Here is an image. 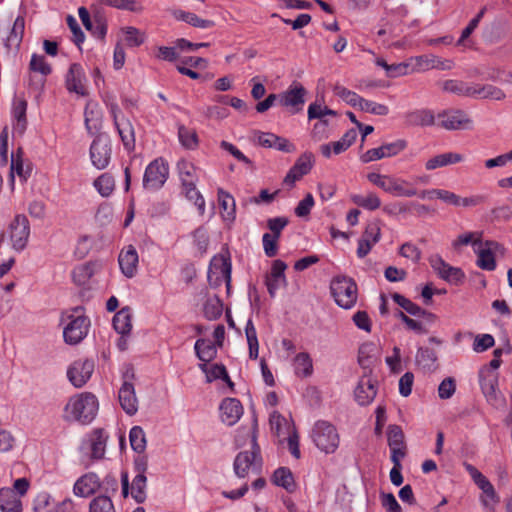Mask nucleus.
I'll return each mask as SVG.
<instances>
[{
    "label": "nucleus",
    "instance_id": "393cba45",
    "mask_svg": "<svg viewBox=\"0 0 512 512\" xmlns=\"http://www.w3.org/2000/svg\"><path fill=\"white\" fill-rule=\"evenodd\" d=\"M118 263L122 274L132 278L138 271L139 256L133 245L125 246L119 253Z\"/></svg>",
    "mask_w": 512,
    "mask_h": 512
},
{
    "label": "nucleus",
    "instance_id": "a878e982",
    "mask_svg": "<svg viewBox=\"0 0 512 512\" xmlns=\"http://www.w3.org/2000/svg\"><path fill=\"white\" fill-rule=\"evenodd\" d=\"M465 161V156L456 151H446L435 154L428 158L424 163V168L427 171H433L439 168H444L451 165H456Z\"/></svg>",
    "mask_w": 512,
    "mask_h": 512
},
{
    "label": "nucleus",
    "instance_id": "a19ab883",
    "mask_svg": "<svg viewBox=\"0 0 512 512\" xmlns=\"http://www.w3.org/2000/svg\"><path fill=\"white\" fill-rule=\"evenodd\" d=\"M199 368L203 373H205L207 382H213L217 379H222L227 382L230 387L233 386V383L227 374L226 368L223 365L217 363L211 365L208 363H201L199 364Z\"/></svg>",
    "mask_w": 512,
    "mask_h": 512
},
{
    "label": "nucleus",
    "instance_id": "c03bdc74",
    "mask_svg": "<svg viewBox=\"0 0 512 512\" xmlns=\"http://www.w3.org/2000/svg\"><path fill=\"white\" fill-rule=\"evenodd\" d=\"M482 241L481 232H464L458 235L451 243L452 247L456 251H461L464 246H472L475 252V247H478Z\"/></svg>",
    "mask_w": 512,
    "mask_h": 512
},
{
    "label": "nucleus",
    "instance_id": "9d476101",
    "mask_svg": "<svg viewBox=\"0 0 512 512\" xmlns=\"http://www.w3.org/2000/svg\"><path fill=\"white\" fill-rule=\"evenodd\" d=\"M207 277L211 287L217 288L225 284L227 292H229L231 285V262L227 253H219L211 259Z\"/></svg>",
    "mask_w": 512,
    "mask_h": 512
},
{
    "label": "nucleus",
    "instance_id": "f704fd0d",
    "mask_svg": "<svg viewBox=\"0 0 512 512\" xmlns=\"http://www.w3.org/2000/svg\"><path fill=\"white\" fill-rule=\"evenodd\" d=\"M294 374L299 378H308L313 374V360L306 352H300L292 360Z\"/></svg>",
    "mask_w": 512,
    "mask_h": 512
},
{
    "label": "nucleus",
    "instance_id": "4d7b16f0",
    "mask_svg": "<svg viewBox=\"0 0 512 512\" xmlns=\"http://www.w3.org/2000/svg\"><path fill=\"white\" fill-rule=\"evenodd\" d=\"M30 169L24 167L23 159L20 155V151L17 154H11V167H10V176L11 180H14V177L17 175L21 182L26 181L29 175Z\"/></svg>",
    "mask_w": 512,
    "mask_h": 512
},
{
    "label": "nucleus",
    "instance_id": "6ab92c4d",
    "mask_svg": "<svg viewBox=\"0 0 512 512\" xmlns=\"http://www.w3.org/2000/svg\"><path fill=\"white\" fill-rule=\"evenodd\" d=\"M405 148L406 142L404 140H397L395 142L386 143L380 147L367 150L361 155L360 159L363 163H369L398 155Z\"/></svg>",
    "mask_w": 512,
    "mask_h": 512
},
{
    "label": "nucleus",
    "instance_id": "5701e85b",
    "mask_svg": "<svg viewBox=\"0 0 512 512\" xmlns=\"http://www.w3.org/2000/svg\"><path fill=\"white\" fill-rule=\"evenodd\" d=\"M66 88L69 92H74L80 96H87L86 77L84 69L79 64H72L65 78Z\"/></svg>",
    "mask_w": 512,
    "mask_h": 512
},
{
    "label": "nucleus",
    "instance_id": "72a5a7b5",
    "mask_svg": "<svg viewBox=\"0 0 512 512\" xmlns=\"http://www.w3.org/2000/svg\"><path fill=\"white\" fill-rule=\"evenodd\" d=\"M0 511L22 512L21 498L12 488L0 489Z\"/></svg>",
    "mask_w": 512,
    "mask_h": 512
},
{
    "label": "nucleus",
    "instance_id": "f8f14e48",
    "mask_svg": "<svg viewBox=\"0 0 512 512\" xmlns=\"http://www.w3.org/2000/svg\"><path fill=\"white\" fill-rule=\"evenodd\" d=\"M466 471L469 473L474 483L482 491L480 500L483 506L488 510H493L499 502V497L490 483V481L473 465L465 464Z\"/></svg>",
    "mask_w": 512,
    "mask_h": 512
},
{
    "label": "nucleus",
    "instance_id": "864d4df0",
    "mask_svg": "<svg viewBox=\"0 0 512 512\" xmlns=\"http://www.w3.org/2000/svg\"><path fill=\"white\" fill-rule=\"evenodd\" d=\"M472 85L459 80H446L442 83V90L448 93H454L461 96L471 97Z\"/></svg>",
    "mask_w": 512,
    "mask_h": 512
},
{
    "label": "nucleus",
    "instance_id": "2f4dec72",
    "mask_svg": "<svg viewBox=\"0 0 512 512\" xmlns=\"http://www.w3.org/2000/svg\"><path fill=\"white\" fill-rule=\"evenodd\" d=\"M269 424L271 431L281 440L295 430L293 423L281 415L278 411L272 410L269 413Z\"/></svg>",
    "mask_w": 512,
    "mask_h": 512
},
{
    "label": "nucleus",
    "instance_id": "2eb2a0df",
    "mask_svg": "<svg viewBox=\"0 0 512 512\" xmlns=\"http://www.w3.org/2000/svg\"><path fill=\"white\" fill-rule=\"evenodd\" d=\"M95 370L93 359H79L74 361L67 370V377L76 388L83 387L92 377Z\"/></svg>",
    "mask_w": 512,
    "mask_h": 512
},
{
    "label": "nucleus",
    "instance_id": "7c9ffc66",
    "mask_svg": "<svg viewBox=\"0 0 512 512\" xmlns=\"http://www.w3.org/2000/svg\"><path fill=\"white\" fill-rule=\"evenodd\" d=\"M96 272V265L94 262H86L76 266L72 271V278L76 285L83 288H91L93 284V277Z\"/></svg>",
    "mask_w": 512,
    "mask_h": 512
},
{
    "label": "nucleus",
    "instance_id": "de8ad7c7",
    "mask_svg": "<svg viewBox=\"0 0 512 512\" xmlns=\"http://www.w3.org/2000/svg\"><path fill=\"white\" fill-rule=\"evenodd\" d=\"M218 201L221 208V215L225 221L231 222L235 219V201L234 198L224 192L218 191Z\"/></svg>",
    "mask_w": 512,
    "mask_h": 512
},
{
    "label": "nucleus",
    "instance_id": "7ed1b4c3",
    "mask_svg": "<svg viewBox=\"0 0 512 512\" xmlns=\"http://www.w3.org/2000/svg\"><path fill=\"white\" fill-rule=\"evenodd\" d=\"M96 417V395L92 392H81L70 397L64 407L63 418L67 422H78L88 425Z\"/></svg>",
    "mask_w": 512,
    "mask_h": 512
},
{
    "label": "nucleus",
    "instance_id": "bf43d9fd",
    "mask_svg": "<svg viewBox=\"0 0 512 512\" xmlns=\"http://www.w3.org/2000/svg\"><path fill=\"white\" fill-rule=\"evenodd\" d=\"M129 440L131 448L138 454H142L146 449V437L143 429L134 426L129 432Z\"/></svg>",
    "mask_w": 512,
    "mask_h": 512
},
{
    "label": "nucleus",
    "instance_id": "c756f323",
    "mask_svg": "<svg viewBox=\"0 0 512 512\" xmlns=\"http://www.w3.org/2000/svg\"><path fill=\"white\" fill-rule=\"evenodd\" d=\"M110 112L125 148L128 151L132 150L135 144L134 131L132 125L125 118L119 117L118 108L116 105H110Z\"/></svg>",
    "mask_w": 512,
    "mask_h": 512
},
{
    "label": "nucleus",
    "instance_id": "b1692460",
    "mask_svg": "<svg viewBox=\"0 0 512 512\" xmlns=\"http://www.w3.org/2000/svg\"><path fill=\"white\" fill-rule=\"evenodd\" d=\"M286 269L287 265L282 260L277 259L273 261L271 271L266 276V286L271 297H274L281 287L287 285Z\"/></svg>",
    "mask_w": 512,
    "mask_h": 512
},
{
    "label": "nucleus",
    "instance_id": "774afa93",
    "mask_svg": "<svg viewBox=\"0 0 512 512\" xmlns=\"http://www.w3.org/2000/svg\"><path fill=\"white\" fill-rule=\"evenodd\" d=\"M94 247V239L90 236H81L76 244L74 254L79 259L85 258Z\"/></svg>",
    "mask_w": 512,
    "mask_h": 512
},
{
    "label": "nucleus",
    "instance_id": "0e129e2a",
    "mask_svg": "<svg viewBox=\"0 0 512 512\" xmlns=\"http://www.w3.org/2000/svg\"><path fill=\"white\" fill-rule=\"evenodd\" d=\"M359 109L363 112L377 116H386L389 114V107L387 105L364 98L361 101Z\"/></svg>",
    "mask_w": 512,
    "mask_h": 512
},
{
    "label": "nucleus",
    "instance_id": "c85d7f7f",
    "mask_svg": "<svg viewBox=\"0 0 512 512\" xmlns=\"http://www.w3.org/2000/svg\"><path fill=\"white\" fill-rule=\"evenodd\" d=\"M220 418L228 426L236 424L243 415V406L236 398H225L220 407Z\"/></svg>",
    "mask_w": 512,
    "mask_h": 512
},
{
    "label": "nucleus",
    "instance_id": "3c124183",
    "mask_svg": "<svg viewBox=\"0 0 512 512\" xmlns=\"http://www.w3.org/2000/svg\"><path fill=\"white\" fill-rule=\"evenodd\" d=\"M178 139L180 144L189 150H194L198 147V135L193 128L180 125L178 127Z\"/></svg>",
    "mask_w": 512,
    "mask_h": 512
},
{
    "label": "nucleus",
    "instance_id": "dca6fc26",
    "mask_svg": "<svg viewBox=\"0 0 512 512\" xmlns=\"http://www.w3.org/2000/svg\"><path fill=\"white\" fill-rule=\"evenodd\" d=\"M30 225L25 215L19 214L14 217L9 225V236L12 247L17 251H22L29 239Z\"/></svg>",
    "mask_w": 512,
    "mask_h": 512
},
{
    "label": "nucleus",
    "instance_id": "f03ea898",
    "mask_svg": "<svg viewBox=\"0 0 512 512\" xmlns=\"http://www.w3.org/2000/svg\"><path fill=\"white\" fill-rule=\"evenodd\" d=\"M63 339L67 345H77L87 336L91 322L82 307L62 312L60 317Z\"/></svg>",
    "mask_w": 512,
    "mask_h": 512
},
{
    "label": "nucleus",
    "instance_id": "49530a36",
    "mask_svg": "<svg viewBox=\"0 0 512 512\" xmlns=\"http://www.w3.org/2000/svg\"><path fill=\"white\" fill-rule=\"evenodd\" d=\"M195 352L202 363L213 360L217 354L216 345L205 339H199L195 343Z\"/></svg>",
    "mask_w": 512,
    "mask_h": 512
},
{
    "label": "nucleus",
    "instance_id": "37998d69",
    "mask_svg": "<svg viewBox=\"0 0 512 512\" xmlns=\"http://www.w3.org/2000/svg\"><path fill=\"white\" fill-rule=\"evenodd\" d=\"M25 29V20L23 17H17L13 23L11 31L5 40V46L12 50L19 48Z\"/></svg>",
    "mask_w": 512,
    "mask_h": 512
},
{
    "label": "nucleus",
    "instance_id": "4be33fe9",
    "mask_svg": "<svg viewBox=\"0 0 512 512\" xmlns=\"http://www.w3.org/2000/svg\"><path fill=\"white\" fill-rule=\"evenodd\" d=\"M132 376L133 374H130L128 369L124 374V382L118 393L120 405L128 415H134L138 411V399L136 397L135 388L134 385L128 381Z\"/></svg>",
    "mask_w": 512,
    "mask_h": 512
},
{
    "label": "nucleus",
    "instance_id": "603ef678",
    "mask_svg": "<svg viewBox=\"0 0 512 512\" xmlns=\"http://www.w3.org/2000/svg\"><path fill=\"white\" fill-rule=\"evenodd\" d=\"M393 301L399 305L402 309H404L407 313L415 317H422L427 315L428 313L422 309L420 306L412 302L410 299L405 296L395 293L392 295Z\"/></svg>",
    "mask_w": 512,
    "mask_h": 512
},
{
    "label": "nucleus",
    "instance_id": "1a4fd4ad",
    "mask_svg": "<svg viewBox=\"0 0 512 512\" xmlns=\"http://www.w3.org/2000/svg\"><path fill=\"white\" fill-rule=\"evenodd\" d=\"M330 289L336 304L341 308L351 309L356 304L357 285L351 278L345 276L334 278Z\"/></svg>",
    "mask_w": 512,
    "mask_h": 512
},
{
    "label": "nucleus",
    "instance_id": "58836bf2",
    "mask_svg": "<svg viewBox=\"0 0 512 512\" xmlns=\"http://www.w3.org/2000/svg\"><path fill=\"white\" fill-rule=\"evenodd\" d=\"M350 199L355 205L368 211H375L382 205L380 197L374 191L365 194H352Z\"/></svg>",
    "mask_w": 512,
    "mask_h": 512
},
{
    "label": "nucleus",
    "instance_id": "f257e3e1",
    "mask_svg": "<svg viewBox=\"0 0 512 512\" xmlns=\"http://www.w3.org/2000/svg\"><path fill=\"white\" fill-rule=\"evenodd\" d=\"M367 180L384 193L398 198L419 197L426 200L439 199L443 203L457 208L459 195L446 189H426L419 191L414 183L395 174L369 172Z\"/></svg>",
    "mask_w": 512,
    "mask_h": 512
},
{
    "label": "nucleus",
    "instance_id": "69168bd1",
    "mask_svg": "<svg viewBox=\"0 0 512 512\" xmlns=\"http://www.w3.org/2000/svg\"><path fill=\"white\" fill-rule=\"evenodd\" d=\"M376 346L372 342L363 343L358 352V362L363 367H368L375 356Z\"/></svg>",
    "mask_w": 512,
    "mask_h": 512
},
{
    "label": "nucleus",
    "instance_id": "0eeeda50",
    "mask_svg": "<svg viewBox=\"0 0 512 512\" xmlns=\"http://www.w3.org/2000/svg\"><path fill=\"white\" fill-rule=\"evenodd\" d=\"M506 247L495 240H482L478 247H475L476 265L485 271H495L497 260L505 256Z\"/></svg>",
    "mask_w": 512,
    "mask_h": 512
},
{
    "label": "nucleus",
    "instance_id": "4468645a",
    "mask_svg": "<svg viewBox=\"0 0 512 512\" xmlns=\"http://www.w3.org/2000/svg\"><path fill=\"white\" fill-rule=\"evenodd\" d=\"M306 94V89L300 83L294 82L286 91L278 95V101L291 114H296L303 109Z\"/></svg>",
    "mask_w": 512,
    "mask_h": 512
},
{
    "label": "nucleus",
    "instance_id": "052dcab7",
    "mask_svg": "<svg viewBox=\"0 0 512 512\" xmlns=\"http://www.w3.org/2000/svg\"><path fill=\"white\" fill-rule=\"evenodd\" d=\"M98 145L101 146V157L98 158V169L106 168L110 162L112 145L111 141L106 135L98 134Z\"/></svg>",
    "mask_w": 512,
    "mask_h": 512
},
{
    "label": "nucleus",
    "instance_id": "a18cd8bd",
    "mask_svg": "<svg viewBox=\"0 0 512 512\" xmlns=\"http://www.w3.org/2000/svg\"><path fill=\"white\" fill-rule=\"evenodd\" d=\"M272 482L275 485L284 488L288 492H292L295 489L293 474L290 469L286 467H280L274 471Z\"/></svg>",
    "mask_w": 512,
    "mask_h": 512
},
{
    "label": "nucleus",
    "instance_id": "9b49d317",
    "mask_svg": "<svg viewBox=\"0 0 512 512\" xmlns=\"http://www.w3.org/2000/svg\"><path fill=\"white\" fill-rule=\"evenodd\" d=\"M169 176V165L167 161L162 158H156L150 162L144 172L143 186L147 190L160 189Z\"/></svg>",
    "mask_w": 512,
    "mask_h": 512
},
{
    "label": "nucleus",
    "instance_id": "6e6d98bb",
    "mask_svg": "<svg viewBox=\"0 0 512 512\" xmlns=\"http://www.w3.org/2000/svg\"><path fill=\"white\" fill-rule=\"evenodd\" d=\"M98 3L130 12L140 13L143 11V6L137 0H98Z\"/></svg>",
    "mask_w": 512,
    "mask_h": 512
},
{
    "label": "nucleus",
    "instance_id": "f3484780",
    "mask_svg": "<svg viewBox=\"0 0 512 512\" xmlns=\"http://www.w3.org/2000/svg\"><path fill=\"white\" fill-rule=\"evenodd\" d=\"M381 239V226L378 221H372L368 223L365 230L358 240V247L356 254L359 258H364L369 254L372 248Z\"/></svg>",
    "mask_w": 512,
    "mask_h": 512
},
{
    "label": "nucleus",
    "instance_id": "79ce46f5",
    "mask_svg": "<svg viewBox=\"0 0 512 512\" xmlns=\"http://www.w3.org/2000/svg\"><path fill=\"white\" fill-rule=\"evenodd\" d=\"M113 327L122 336L127 335L132 329V313L128 307L122 308L113 317Z\"/></svg>",
    "mask_w": 512,
    "mask_h": 512
},
{
    "label": "nucleus",
    "instance_id": "13d9d810",
    "mask_svg": "<svg viewBox=\"0 0 512 512\" xmlns=\"http://www.w3.org/2000/svg\"><path fill=\"white\" fill-rule=\"evenodd\" d=\"M436 62L435 55H422L410 58V66H412L413 73L435 69Z\"/></svg>",
    "mask_w": 512,
    "mask_h": 512
},
{
    "label": "nucleus",
    "instance_id": "39448f33",
    "mask_svg": "<svg viewBox=\"0 0 512 512\" xmlns=\"http://www.w3.org/2000/svg\"><path fill=\"white\" fill-rule=\"evenodd\" d=\"M315 447L326 455L334 454L340 445L337 428L330 422L319 420L314 423L309 433Z\"/></svg>",
    "mask_w": 512,
    "mask_h": 512
},
{
    "label": "nucleus",
    "instance_id": "5fc2aeb1",
    "mask_svg": "<svg viewBox=\"0 0 512 512\" xmlns=\"http://www.w3.org/2000/svg\"><path fill=\"white\" fill-rule=\"evenodd\" d=\"M245 334L249 348V357L251 359H257L259 355V343L256 328L251 319L246 323Z\"/></svg>",
    "mask_w": 512,
    "mask_h": 512
},
{
    "label": "nucleus",
    "instance_id": "a211bd4d",
    "mask_svg": "<svg viewBox=\"0 0 512 512\" xmlns=\"http://www.w3.org/2000/svg\"><path fill=\"white\" fill-rule=\"evenodd\" d=\"M430 265L437 275L448 283L458 285L465 278V274L460 268L449 265L440 256L431 257Z\"/></svg>",
    "mask_w": 512,
    "mask_h": 512
},
{
    "label": "nucleus",
    "instance_id": "cd10ccee",
    "mask_svg": "<svg viewBox=\"0 0 512 512\" xmlns=\"http://www.w3.org/2000/svg\"><path fill=\"white\" fill-rule=\"evenodd\" d=\"M387 442L391 452V460L397 461V458H404L406 455V445L404 433L400 426L389 425L387 428Z\"/></svg>",
    "mask_w": 512,
    "mask_h": 512
},
{
    "label": "nucleus",
    "instance_id": "bb28decb",
    "mask_svg": "<svg viewBox=\"0 0 512 512\" xmlns=\"http://www.w3.org/2000/svg\"><path fill=\"white\" fill-rule=\"evenodd\" d=\"M357 136V131L350 129L339 140L321 145L320 152L325 158H330L332 155H339L345 152L356 141Z\"/></svg>",
    "mask_w": 512,
    "mask_h": 512
},
{
    "label": "nucleus",
    "instance_id": "412c9836",
    "mask_svg": "<svg viewBox=\"0 0 512 512\" xmlns=\"http://www.w3.org/2000/svg\"><path fill=\"white\" fill-rule=\"evenodd\" d=\"M436 123L447 130L468 129L471 127V120L461 110H451L439 113Z\"/></svg>",
    "mask_w": 512,
    "mask_h": 512
},
{
    "label": "nucleus",
    "instance_id": "8fccbe9b",
    "mask_svg": "<svg viewBox=\"0 0 512 512\" xmlns=\"http://www.w3.org/2000/svg\"><path fill=\"white\" fill-rule=\"evenodd\" d=\"M26 109L27 104L25 101H18L13 106V118L15 120L13 130L19 135H22L27 127Z\"/></svg>",
    "mask_w": 512,
    "mask_h": 512
},
{
    "label": "nucleus",
    "instance_id": "423d86ee",
    "mask_svg": "<svg viewBox=\"0 0 512 512\" xmlns=\"http://www.w3.org/2000/svg\"><path fill=\"white\" fill-rule=\"evenodd\" d=\"M263 460L255 435L251 439V450L238 453L234 459L233 469L237 477L245 478L251 474H260Z\"/></svg>",
    "mask_w": 512,
    "mask_h": 512
},
{
    "label": "nucleus",
    "instance_id": "09e8293b",
    "mask_svg": "<svg viewBox=\"0 0 512 512\" xmlns=\"http://www.w3.org/2000/svg\"><path fill=\"white\" fill-rule=\"evenodd\" d=\"M203 313L208 320H216L223 313V303L217 295H208L203 304Z\"/></svg>",
    "mask_w": 512,
    "mask_h": 512
},
{
    "label": "nucleus",
    "instance_id": "338daca9",
    "mask_svg": "<svg viewBox=\"0 0 512 512\" xmlns=\"http://www.w3.org/2000/svg\"><path fill=\"white\" fill-rule=\"evenodd\" d=\"M115 188L114 176L110 173H104L98 177V193L101 196L108 197Z\"/></svg>",
    "mask_w": 512,
    "mask_h": 512
},
{
    "label": "nucleus",
    "instance_id": "473e14b6",
    "mask_svg": "<svg viewBox=\"0 0 512 512\" xmlns=\"http://www.w3.org/2000/svg\"><path fill=\"white\" fill-rule=\"evenodd\" d=\"M377 393L373 381L369 377H362L354 391L355 400L359 405H368Z\"/></svg>",
    "mask_w": 512,
    "mask_h": 512
},
{
    "label": "nucleus",
    "instance_id": "ddd939ff",
    "mask_svg": "<svg viewBox=\"0 0 512 512\" xmlns=\"http://www.w3.org/2000/svg\"><path fill=\"white\" fill-rule=\"evenodd\" d=\"M122 495L124 498L129 495L138 504L144 503L147 499V477L146 475H135L131 484L127 471L121 473Z\"/></svg>",
    "mask_w": 512,
    "mask_h": 512
},
{
    "label": "nucleus",
    "instance_id": "680f3d73",
    "mask_svg": "<svg viewBox=\"0 0 512 512\" xmlns=\"http://www.w3.org/2000/svg\"><path fill=\"white\" fill-rule=\"evenodd\" d=\"M334 93L348 105L359 109L363 97H361L354 91L348 90L343 86L337 85L334 88Z\"/></svg>",
    "mask_w": 512,
    "mask_h": 512
},
{
    "label": "nucleus",
    "instance_id": "ea45409f",
    "mask_svg": "<svg viewBox=\"0 0 512 512\" xmlns=\"http://www.w3.org/2000/svg\"><path fill=\"white\" fill-rule=\"evenodd\" d=\"M405 122L412 126H429L436 123V118L432 111L419 109L407 112L405 114Z\"/></svg>",
    "mask_w": 512,
    "mask_h": 512
},
{
    "label": "nucleus",
    "instance_id": "e433bc0d",
    "mask_svg": "<svg viewBox=\"0 0 512 512\" xmlns=\"http://www.w3.org/2000/svg\"><path fill=\"white\" fill-rule=\"evenodd\" d=\"M73 491L78 497L92 496L96 491V474L89 472L81 476L75 482Z\"/></svg>",
    "mask_w": 512,
    "mask_h": 512
},
{
    "label": "nucleus",
    "instance_id": "aec40b11",
    "mask_svg": "<svg viewBox=\"0 0 512 512\" xmlns=\"http://www.w3.org/2000/svg\"><path fill=\"white\" fill-rule=\"evenodd\" d=\"M313 164L314 158L312 153L305 152L301 154L286 174L284 184L293 187L297 181L311 171Z\"/></svg>",
    "mask_w": 512,
    "mask_h": 512
},
{
    "label": "nucleus",
    "instance_id": "4c0bfd02",
    "mask_svg": "<svg viewBox=\"0 0 512 512\" xmlns=\"http://www.w3.org/2000/svg\"><path fill=\"white\" fill-rule=\"evenodd\" d=\"M471 97L501 101L505 99L506 95L502 89L496 86L473 84Z\"/></svg>",
    "mask_w": 512,
    "mask_h": 512
},
{
    "label": "nucleus",
    "instance_id": "c9c22d12",
    "mask_svg": "<svg viewBox=\"0 0 512 512\" xmlns=\"http://www.w3.org/2000/svg\"><path fill=\"white\" fill-rule=\"evenodd\" d=\"M122 38L119 40L129 48L139 47L145 43L147 35L144 31L134 27L125 26L120 29Z\"/></svg>",
    "mask_w": 512,
    "mask_h": 512
},
{
    "label": "nucleus",
    "instance_id": "e2e57ef3",
    "mask_svg": "<svg viewBox=\"0 0 512 512\" xmlns=\"http://www.w3.org/2000/svg\"><path fill=\"white\" fill-rule=\"evenodd\" d=\"M307 114H308L309 120L319 119L320 121L325 120L324 119L325 116H334L335 117L337 115L336 111L328 108L325 105L317 103V102L311 103L309 105Z\"/></svg>",
    "mask_w": 512,
    "mask_h": 512
},
{
    "label": "nucleus",
    "instance_id": "6e6552de",
    "mask_svg": "<svg viewBox=\"0 0 512 512\" xmlns=\"http://www.w3.org/2000/svg\"><path fill=\"white\" fill-rule=\"evenodd\" d=\"M479 384L486 401L496 409H503L506 405L504 395L498 389V372L490 368H481L479 371Z\"/></svg>",
    "mask_w": 512,
    "mask_h": 512
},
{
    "label": "nucleus",
    "instance_id": "20e7f679",
    "mask_svg": "<svg viewBox=\"0 0 512 512\" xmlns=\"http://www.w3.org/2000/svg\"><path fill=\"white\" fill-rule=\"evenodd\" d=\"M181 192L185 198L192 202L200 215L206 210L205 199L197 189L198 174L195 165L187 160H180L177 164Z\"/></svg>",
    "mask_w": 512,
    "mask_h": 512
}]
</instances>
